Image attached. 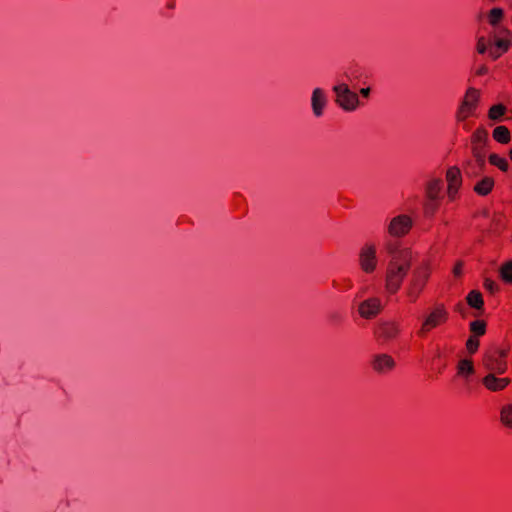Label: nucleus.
Segmentation results:
<instances>
[{
    "label": "nucleus",
    "mask_w": 512,
    "mask_h": 512,
    "mask_svg": "<svg viewBox=\"0 0 512 512\" xmlns=\"http://www.w3.org/2000/svg\"><path fill=\"white\" fill-rule=\"evenodd\" d=\"M441 190V182L439 180H432L428 183L426 188V195L429 199L435 200Z\"/></svg>",
    "instance_id": "393cba45"
},
{
    "label": "nucleus",
    "mask_w": 512,
    "mask_h": 512,
    "mask_svg": "<svg viewBox=\"0 0 512 512\" xmlns=\"http://www.w3.org/2000/svg\"><path fill=\"white\" fill-rule=\"evenodd\" d=\"M462 272V264L460 262H458L454 268H453V273L454 275H460Z\"/></svg>",
    "instance_id": "473e14b6"
},
{
    "label": "nucleus",
    "mask_w": 512,
    "mask_h": 512,
    "mask_svg": "<svg viewBox=\"0 0 512 512\" xmlns=\"http://www.w3.org/2000/svg\"><path fill=\"white\" fill-rule=\"evenodd\" d=\"M483 287L491 294L498 292L499 285L492 279L486 278L483 282Z\"/></svg>",
    "instance_id": "c756f323"
},
{
    "label": "nucleus",
    "mask_w": 512,
    "mask_h": 512,
    "mask_svg": "<svg viewBox=\"0 0 512 512\" xmlns=\"http://www.w3.org/2000/svg\"><path fill=\"white\" fill-rule=\"evenodd\" d=\"M510 45H511V40L510 39H497L495 40L494 42V46L499 49L502 54L506 53L509 48H510Z\"/></svg>",
    "instance_id": "c85d7f7f"
},
{
    "label": "nucleus",
    "mask_w": 512,
    "mask_h": 512,
    "mask_svg": "<svg viewBox=\"0 0 512 512\" xmlns=\"http://www.w3.org/2000/svg\"><path fill=\"white\" fill-rule=\"evenodd\" d=\"M509 157L512 160V149L509 151Z\"/></svg>",
    "instance_id": "c9c22d12"
},
{
    "label": "nucleus",
    "mask_w": 512,
    "mask_h": 512,
    "mask_svg": "<svg viewBox=\"0 0 512 512\" xmlns=\"http://www.w3.org/2000/svg\"><path fill=\"white\" fill-rule=\"evenodd\" d=\"M467 304L476 310H483L484 300L480 291L471 290L466 296Z\"/></svg>",
    "instance_id": "aec40b11"
},
{
    "label": "nucleus",
    "mask_w": 512,
    "mask_h": 512,
    "mask_svg": "<svg viewBox=\"0 0 512 512\" xmlns=\"http://www.w3.org/2000/svg\"><path fill=\"white\" fill-rule=\"evenodd\" d=\"M369 92H370V88H362L360 90V93L363 95V96H368L369 95Z\"/></svg>",
    "instance_id": "f704fd0d"
},
{
    "label": "nucleus",
    "mask_w": 512,
    "mask_h": 512,
    "mask_svg": "<svg viewBox=\"0 0 512 512\" xmlns=\"http://www.w3.org/2000/svg\"><path fill=\"white\" fill-rule=\"evenodd\" d=\"M471 152L475 161H468L464 165V171L467 175L476 176L485 170L487 146L471 145Z\"/></svg>",
    "instance_id": "423d86ee"
},
{
    "label": "nucleus",
    "mask_w": 512,
    "mask_h": 512,
    "mask_svg": "<svg viewBox=\"0 0 512 512\" xmlns=\"http://www.w3.org/2000/svg\"><path fill=\"white\" fill-rule=\"evenodd\" d=\"M449 319V313L444 304H436L424 318L419 331V337H425L433 329L444 325Z\"/></svg>",
    "instance_id": "20e7f679"
},
{
    "label": "nucleus",
    "mask_w": 512,
    "mask_h": 512,
    "mask_svg": "<svg viewBox=\"0 0 512 512\" xmlns=\"http://www.w3.org/2000/svg\"><path fill=\"white\" fill-rule=\"evenodd\" d=\"M476 50L479 54H484L487 51V41L484 37L478 38Z\"/></svg>",
    "instance_id": "7c9ffc66"
},
{
    "label": "nucleus",
    "mask_w": 512,
    "mask_h": 512,
    "mask_svg": "<svg viewBox=\"0 0 512 512\" xmlns=\"http://www.w3.org/2000/svg\"><path fill=\"white\" fill-rule=\"evenodd\" d=\"M399 334V326L395 322H383L378 324L375 329L377 340L387 342L395 339Z\"/></svg>",
    "instance_id": "ddd939ff"
},
{
    "label": "nucleus",
    "mask_w": 512,
    "mask_h": 512,
    "mask_svg": "<svg viewBox=\"0 0 512 512\" xmlns=\"http://www.w3.org/2000/svg\"><path fill=\"white\" fill-rule=\"evenodd\" d=\"M494 186V179L490 176H485L474 185L473 190L479 196H487L492 192Z\"/></svg>",
    "instance_id": "2eb2a0df"
},
{
    "label": "nucleus",
    "mask_w": 512,
    "mask_h": 512,
    "mask_svg": "<svg viewBox=\"0 0 512 512\" xmlns=\"http://www.w3.org/2000/svg\"><path fill=\"white\" fill-rule=\"evenodd\" d=\"M487 73V68L485 66L481 67L477 71V75H484Z\"/></svg>",
    "instance_id": "72a5a7b5"
},
{
    "label": "nucleus",
    "mask_w": 512,
    "mask_h": 512,
    "mask_svg": "<svg viewBox=\"0 0 512 512\" xmlns=\"http://www.w3.org/2000/svg\"><path fill=\"white\" fill-rule=\"evenodd\" d=\"M507 108L505 105L499 103L491 106L488 110V117L491 120H500L506 113Z\"/></svg>",
    "instance_id": "b1692460"
},
{
    "label": "nucleus",
    "mask_w": 512,
    "mask_h": 512,
    "mask_svg": "<svg viewBox=\"0 0 512 512\" xmlns=\"http://www.w3.org/2000/svg\"><path fill=\"white\" fill-rule=\"evenodd\" d=\"M465 346H466V350L469 354H471V355L475 354L478 351L479 346H480L479 337L470 335L466 341Z\"/></svg>",
    "instance_id": "cd10ccee"
},
{
    "label": "nucleus",
    "mask_w": 512,
    "mask_h": 512,
    "mask_svg": "<svg viewBox=\"0 0 512 512\" xmlns=\"http://www.w3.org/2000/svg\"><path fill=\"white\" fill-rule=\"evenodd\" d=\"M480 100V91L470 87L467 89L464 98L457 110L456 118L458 121H465L471 117L478 107Z\"/></svg>",
    "instance_id": "39448f33"
},
{
    "label": "nucleus",
    "mask_w": 512,
    "mask_h": 512,
    "mask_svg": "<svg viewBox=\"0 0 512 512\" xmlns=\"http://www.w3.org/2000/svg\"><path fill=\"white\" fill-rule=\"evenodd\" d=\"M411 228L412 219L407 215H399L391 220L388 231L392 236L402 237L408 234Z\"/></svg>",
    "instance_id": "9d476101"
},
{
    "label": "nucleus",
    "mask_w": 512,
    "mask_h": 512,
    "mask_svg": "<svg viewBox=\"0 0 512 512\" xmlns=\"http://www.w3.org/2000/svg\"><path fill=\"white\" fill-rule=\"evenodd\" d=\"M499 373L489 372L485 375L481 383L483 387L493 393L504 391L512 382L509 377H500Z\"/></svg>",
    "instance_id": "6e6552de"
},
{
    "label": "nucleus",
    "mask_w": 512,
    "mask_h": 512,
    "mask_svg": "<svg viewBox=\"0 0 512 512\" xmlns=\"http://www.w3.org/2000/svg\"><path fill=\"white\" fill-rule=\"evenodd\" d=\"M501 279L508 284H512V261L504 263L500 268Z\"/></svg>",
    "instance_id": "a878e982"
},
{
    "label": "nucleus",
    "mask_w": 512,
    "mask_h": 512,
    "mask_svg": "<svg viewBox=\"0 0 512 512\" xmlns=\"http://www.w3.org/2000/svg\"><path fill=\"white\" fill-rule=\"evenodd\" d=\"M489 163L493 166H496L498 169H500L503 172H507L509 168V164L506 158L501 157L500 155L496 153H492L488 157Z\"/></svg>",
    "instance_id": "5701e85b"
},
{
    "label": "nucleus",
    "mask_w": 512,
    "mask_h": 512,
    "mask_svg": "<svg viewBox=\"0 0 512 512\" xmlns=\"http://www.w3.org/2000/svg\"><path fill=\"white\" fill-rule=\"evenodd\" d=\"M412 260V251L408 248L393 252L385 275V289L388 294L394 295L400 290L411 268Z\"/></svg>",
    "instance_id": "f257e3e1"
},
{
    "label": "nucleus",
    "mask_w": 512,
    "mask_h": 512,
    "mask_svg": "<svg viewBox=\"0 0 512 512\" xmlns=\"http://www.w3.org/2000/svg\"><path fill=\"white\" fill-rule=\"evenodd\" d=\"M503 18V10L501 8H492L488 14V21L491 25H497Z\"/></svg>",
    "instance_id": "bb28decb"
},
{
    "label": "nucleus",
    "mask_w": 512,
    "mask_h": 512,
    "mask_svg": "<svg viewBox=\"0 0 512 512\" xmlns=\"http://www.w3.org/2000/svg\"><path fill=\"white\" fill-rule=\"evenodd\" d=\"M359 261L361 269L366 273H372L376 269V248L372 244H366L360 252Z\"/></svg>",
    "instance_id": "1a4fd4ad"
},
{
    "label": "nucleus",
    "mask_w": 512,
    "mask_h": 512,
    "mask_svg": "<svg viewBox=\"0 0 512 512\" xmlns=\"http://www.w3.org/2000/svg\"><path fill=\"white\" fill-rule=\"evenodd\" d=\"M475 373L473 361L471 359H461L457 364V375L468 378Z\"/></svg>",
    "instance_id": "f3484780"
},
{
    "label": "nucleus",
    "mask_w": 512,
    "mask_h": 512,
    "mask_svg": "<svg viewBox=\"0 0 512 512\" xmlns=\"http://www.w3.org/2000/svg\"><path fill=\"white\" fill-rule=\"evenodd\" d=\"M430 273V265L427 262H424L415 268L406 289V296L410 303H415L418 300L427 284Z\"/></svg>",
    "instance_id": "7ed1b4c3"
},
{
    "label": "nucleus",
    "mask_w": 512,
    "mask_h": 512,
    "mask_svg": "<svg viewBox=\"0 0 512 512\" xmlns=\"http://www.w3.org/2000/svg\"><path fill=\"white\" fill-rule=\"evenodd\" d=\"M471 145L488 146L489 134L486 128L478 127L471 135Z\"/></svg>",
    "instance_id": "6ab92c4d"
},
{
    "label": "nucleus",
    "mask_w": 512,
    "mask_h": 512,
    "mask_svg": "<svg viewBox=\"0 0 512 512\" xmlns=\"http://www.w3.org/2000/svg\"><path fill=\"white\" fill-rule=\"evenodd\" d=\"M492 137L500 144H508L511 140V133L506 126L500 125L494 128Z\"/></svg>",
    "instance_id": "a211bd4d"
},
{
    "label": "nucleus",
    "mask_w": 512,
    "mask_h": 512,
    "mask_svg": "<svg viewBox=\"0 0 512 512\" xmlns=\"http://www.w3.org/2000/svg\"><path fill=\"white\" fill-rule=\"evenodd\" d=\"M336 92V102L344 109V110H354L358 103V95L355 92L349 90L346 84H341L334 87Z\"/></svg>",
    "instance_id": "0eeeda50"
},
{
    "label": "nucleus",
    "mask_w": 512,
    "mask_h": 512,
    "mask_svg": "<svg viewBox=\"0 0 512 512\" xmlns=\"http://www.w3.org/2000/svg\"><path fill=\"white\" fill-rule=\"evenodd\" d=\"M325 104L326 98L323 91L320 88H315L312 94V108L317 117L322 115Z\"/></svg>",
    "instance_id": "dca6fc26"
},
{
    "label": "nucleus",
    "mask_w": 512,
    "mask_h": 512,
    "mask_svg": "<svg viewBox=\"0 0 512 512\" xmlns=\"http://www.w3.org/2000/svg\"><path fill=\"white\" fill-rule=\"evenodd\" d=\"M372 366L375 371L385 373L391 371L395 367V361L388 354H379L374 357Z\"/></svg>",
    "instance_id": "4468645a"
},
{
    "label": "nucleus",
    "mask_w": 512,
    "mask_h": 512,
    "mask_svg": "<svg viewBox=\"0 0 512 512\" xmlns=\"http://www.w3.org/2000/svg\"><path fill=\"white\" fill-rule=\"evenodd\" d=\"M487 324L484 320H474L469 324L471 336L480 337L485 335Z\"/></svg>",
    "instance_id": "4be33fe9"
},
{
    "label": "nucleus",
    "mask_w": 512,
    "mask_h": 512,
    "mask_svg": "<svg viewBox=\"0 0 512 512\" xmlns=\"http://www.w3.org/2000/svg\"><path fill=\"white\" fill-rule=\"evenodd\" d=\"M509 352L510 348L508 346H495L487 349L482 357L483 367L489 372H496L500 375L506 373L508 370L507 357Z\"/></svg>",
    "instance_id": "f03ea898"
},
{
    "label": "nucleus",
    "mask_w": 512,
    "mask_h": 512,
    "mask_svg": "<svg viewBox=\"0 0 512 512\" xmlns=\"http://www.w3.org/2000/svg\"><path fill=\"white\" fill-rule=\"evenodd\" d=\"M381 310V300L377 297L364 300L358 307L360 316L365 319L375 318L381 312Z\"/></svg>",
    "instance_id": "f8f14e48"
},
{
    "label": "nucleus",
    "mask_w": 512,
    "mask_h": 512,
    "mask_svg": "<svg viewBox=\"0 0 512 512\" xmlns=\"http://www.w3.org/2000/svg\"><path fill=\"white\" fill-rule=\"evenodd\" d=\"M447 194L451 200H454L459 188L462 185L461 171L458 167H450L446 172Z\"/></svg>",
    "instance_id": "9b49d317"
},
{
    "label": "nucleus",
    "mask_w": 512,
    "mask_h": 512,
    "mask_svg": "<svg viewBox=\"0 0 512 512\" xmlns=\"http://www.w3.org/2000/svg\"><path fill=\"white\" fill-rule=\"evenodd\" d=\"M503 54L502 52L497 49L494 45L490 48L489 50V56L493 59V60H497L499 57H501Z\"/></svg>",
    "instance_id": "2f4dec72"
},
{
    "label": "nucleus",
    "mask_w": 512,
    "mask_h": 512,
    "mask_svg": "<svg viewBox=\"0 0 512 512\" xmlns=\"http://www.w3.org/2000/svg\"><path fill=\"white\" fill-rule=\"evenodd\" d=\"M500 422L506 428L512 429V403L505 404L501 407Z\"/></svg>",
    "instance_id": "412c9836"
}]
</instances>
